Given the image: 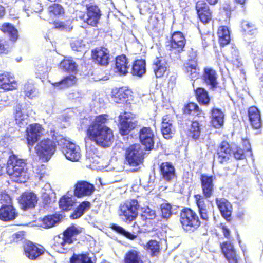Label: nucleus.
<instances>
[{
    "instance_id": "obj_1",
    "label": "nucleus",
    "mask_w": 263,
    "mask_h": 263,
    "mask_svg": "<svg viewBox=\"0 0 263 263\" xmlns=\"http://www.w3.org/2000/svg\"><path fill=\"white\" fill-rule=\"evenodd\" d=\"M108 120L107 114L96 116L86 127L85 140H89L102 148L110 147L114 141V135L113 130L106 125Z\"/></svg>"
},
{
    "instance_id": "obj_2",
    "label": "nucleus",
    "mask_w": 263,
    "mask_h": 263,
    "mask_svg": "<svg viewBox=\"0 0 263 263\" xmlns=\"http://www.w3.org/2000/svg\"><path fill=\"white\" fill-rule=\"evenodd\" d=\"M215 179V177L213 175L201 174L200 181L202 195L197 194L194 195L195 203L198 208L200 217L205 221H208L209 216L205 199H209L214 194Z\"/></svg>"
},
{
    "instance_id": "obj_3",
    "label": "nucleus",
    "mask_w": 263,
    "mask_h": 263,
    "mask_svg": "<svg viewBox=\"0 0 263 263\" xmlns=\"http://www.w3.org/2000/svg\"><path fill=\"white\" fill-rule=\"evenodd\" d=\"M81 232L74 224L68 227L60 235L54 236L51 248L58 253H67L71 249V246L78 240L77 235Z\"/></svg>"
},
{
    "instance_id": "obj_4",
    "label": "nucleus",
    "mask_w": 263,
    "mask_h": 263,
    "mask_svg": "<svg viewBox=\"0 0 263 263\" xmlns=\"http://www.w3.org/2000/svg\"><path fill=\"white\" fill-rule=\"evenodd\" d=\"M27 162L16 154L10 155L6 162V173L13 182L22 183L26 182Z\"/></svg>"
},
{
    "instance_id": "obj_5",
    "label": "nucleus",
    "mask_w": 263,
    "mask_h": 263,
    "mask_svg": "<svg viewBox=\"0 0 263 263\" xmlns=\"http://www.w3.org/2000/svg\"><path fill=\"white\" fill-rule=\"evenodd\" d=\"M50 133L52 139L48 138H44L35 147L37 156L43 162H47L50 159L56 151L58 141L60 140L59 135L58 136L56 135L54 128H51Z\"/></svg>"
},
{
    "instance_id": "obj_6",
    "label": "nucleus",
    "mask_w": 263,
    "mask_h": 263,
    "mask_svg": "<svg viewBox=\"0 0 263 263\" xmlns=\"http://www.w3.org/2000/svg\"><path fill=\"white\" fill-rule=\"evenodd\" d=\"M179 221L183 230L187 233H192L197 230L201 225L200 218L193 210L183 208L180 212Z\"/></svg>"
},
{
    "instance_id": "obj_7",
    "label": "nucleus",
    "mask_w": 263,
    "mask_h": 263,
    "mask_svg": "<svg viewBox=\"0 0 263 263\" xmlns=\"http://www.w3.org/2000/svg\"><path fill=\"white\" fill-rule=\"evenodd\" d=\"M186 39L184 34L180 31L171 33L169 39L166 42V47L170 54H174L180 57V54L185 51Z\"/></svg>"
},
{
    "instance_id": "obj_8",
    "label": "nucleus",
    "mask_w": 263,
    "mask_h": 263,
    "mask_svg": "<svg viewBox=\"0 0 263 263\" xmlns=\"http://www.w3.org/2000/svg\"><path fill=\"white\" fill-rule=\"evenodd\" d=\"M139 207L137 199H127L120 204L119 215L125 222L130 223L137 217Z\"/></svg>"
},
{
    "instance_id": "obj_9",
    "label": "nucleus",
    "mask_w": 263,
    "mask_h": 263,
    "mask_svg": "<svg viewBox=\"0 0 263 263\" xmlns=\"http://www.w3.org/2000/svg\"><path fill=\"white\" fill-rule=\"evenodd\" d=\"M59 137L60 140L58 141V145L62 146V152L66 158L71 161H78L81 157L80 147L62 135Z\"/></svg>"
},
{
    "instance_id": "obj_10",
    "label": "nucleus",
    "mask_w": 263,
    "mask_h": 263,
    "mask_svg": "<svg viewBox=\"0 0 263 263\" xmlns=\"http://www.w3.org/2000/svg\"><path fill=\"white\" fill-rule=\"evenodd\" d=\"M118 121L119 133L122 136L128 135L138 126V121L125 111L119 115Z\"/></svg>"
},
{
    "instance_id": "obj_11",
    "label": "nucleus",
    "mask_w": 263,
    "mask_h": 263,
    "mask_svg": "<svg viewBox=\"0 0 263 263\" xmlns=\"http://www.w3.org/2000/svg\"><path fill=\"white\" fill-rule=\"evenodd\" d=\"M23 254L29 259L35 260L43 255L45 248L41 245L30 240H25L22 245Z\"/></svg>"
},
{
    "instance_id": "obj_12",
    "label": "nucleus",
    "mask_w": 263,
    "mask_h": 263,
    "mask_svg": "<svg viewBox=\"0 0 263 263\" xmlns=\"http://www.w3.org/2000/svg\"><path fill=\"white\" fill-rule=\"evenodd\" d=\"M125 159L130 166H137L142 163L143 153L139 144L130 145L126 150Z\"/></svg>"
},
{
    "instance_id": "obj_13",
    "label": "nucleus",
    "mask_w": 263,
    "mask_h": 263,
    "mask_svg": "<svg viewBox=\"0 0 263 263\" xmlns=\"http://www.w3.org/2000/svg\"><path fill=\"white\" fill-rule=\"evenodd\" d=\"M215 153L219 164L224 165L232 162V146L228 141H222L218 144Z\"/></svg>"
},
{
    "instance_id": "obj_14",
    "label": "nucleus",
    "mask_w": 263,
    "mask_h": 263,
    "mask_svg": "<svg viewBox=\"0 0 263 263\" xmlns=\"http://www.w3.org/2000/svg\"><path fill=\"white\" fill-rule=\"evenodd\" d=\"M193 58L187 59L182 65L184 74L192 80L196 79L199 75L200 68L197 59V51L191 49Z\"/></svg>"
},
{
    "instance_id": "obj_15",
    "label": "nucleus",
    "mask_w": 263,
    "mask_h": 263,
    "mask_svg": "<svg viewBox=\"0 0 263 263\" xmlns=\"http://www.w3.org/2000/svg\"><path fill=\"white\" fill-rule=\"evenodd\" d=\"M85 14L80 17L84 22L91 26H97L102 15L99 7L95 4H86Z\"/></svg>"
},
{
    "instance_id": "obj_16",
    "label": "nucleus",
    "mask_w": 263,
    "mask_h": 263,
    "mask_svg": "<svg viewBox=\"0 0 263 263\" xmlns=\"http://www.w3.org/2000/svg\"><path fill=\"white\" fill-rule=\"evenodd\" d=\"M138 138L140 143L146 150L154 148L155 143V133L149 126H142L138 132Z\"/></svg>"
},
{
    "instance_id": "obj_17",
    "label": "nucleus",
    "mask_w": 263,
    "mask_h": 263,
    "mask_svg": "<svg viewBox=\"0 0 263 263\" xmlns=\"http://www.w3.org/2000/svg\"><path fill=\"white\" fill-rule=\"evenodd\" d=\"M221 252L228 263H238L239 255L235 248L233 242L226 240L220 243Z\"/></svg>"
},
{
    "instance_id": "obj_18",
    "label": "nucleus",
    "mask_w": 263,
    "mask_h": 263,
    "mask_svg": "<svg viewBox=\"0 0 263 263\" xmlns=\"http://www.w3.org/2000/svg\"><path fill=\"white\" fill-rule=\"evenodd\" d=\"M195 8L197 17L201 22L206 24L212 20L213 12L204 1L198 0Z\"/></svg>"
},
{
    "instance_id": "obj_19",
    "label": "nucleus",
    "mask_w": 263,
    "mask_h": 263,
    "mask_svg": "<svg viewBox=\"0 0 263 263\" xmlns=\"http://www.w3.org/2000/svg\"><path fill=\"white\" fill-rule=\"evenodd\" d=\"M37 201V195L28 191L23 192L18 198L20 208L24 211L34 209L36 206Z\"/></svg>"
},
{
    "instance_id": "obj_20",
    "label": "nucleus",
    "mask_w": 263,
    "mask_h": 263,
    "mask_svg": "<svg viewBox=\"0 0 263 263\" xmlns=\"http://www.w3.org/2000/svg\"><path fill=\"white\" fill-rule=\"evenodd\" d=\"M91 58L98 65L107 66L110 60L109 50L104 46L97 47L91 50Z\"/></svg>"
},
{
    "instance_id": "obj_21",
    "label": "nucleus",
    "mask_w": 263,
    "mask_h": 263,
    "mask_svg": "<svg viewBox=\"0 0 263 263\" xmlns=\"http://www.w3.org/2000/svg\"><path fill=\"white\" fill-rule=\"evenodd\" d=\"M44 132V128L40 124H30L26 130V138L28 145L32 146L43 135Z\"/></svg>"
},
{
    "instance_id": "obj_22",
    "label": "nucleus",
    "mask_w": 263,
    "mask_h": 263,
    "mask_svg": "<svg viewBox=\"0 0 263 263\" xmlns=\"http://www.w3.org/2000/svg\"><path fill=\"white\" fill-rule=\"evenodd\" d=\"M247 117L251 127L254 129H259L262 126L260 110L254 105L247 109Z\"/></svg>"
},
{
    "instance_id": "obj_23",
    "label": "nucleus",
    "mask_w": 263,
    "mask_h": 263,
    "mask_svg": "<svg viewBox=\"0 0 263 263\" xmlns=\"http://www.w3.org/2000/svg\"><path fill=\"white\" fill-rule=\"evenodd\" d=\"M159 172L161 180L171 182L176 177V170L171 162H163L159 165Z\"/></svg>"
},
{
    "instance_id": "obj_24",
    "label": "nucleus",
    "mask_w": 263,
    "mask_h": 263,
    "mask_svg": "<svg viewBox=\"0 0 263 263\" xmlns=\"http://www.w3.org/2000/svg\"><path fill=\"white\" fill-rule=\"evenodd\" d=\"M251 145L247 137L241 138V145H236L232 147V155L237 160H243L248 153H251Z\"/></svg>"
},
{
    "instance_id": "obj_25",
    "label": "nucleus",
    "mask_w": 263,
    "mask_h": 263,
    "mask_svg": "<svg viewBox=\"0 0 263 263\" xmlns=\"http://www.w3.org/2000/svg\"><path fill=\"white\" fill-rule=\"evenodd\" d=\"M173 116L170 114H166L162 118L161 124V133L166 139H172L175 133V129L173 127Z\"/></svg>"
},
{
    "instance_id": "obj_26",
    "label": "nucleus",
    "mask_w": 263,
    "mask_h": 263,
    "mask_svg": "<svg viewBox=\"0 0 263 263\" xmlns=\"http://www.w3.org/2000/svg\"><path fill=\"white\" fill-rule=\"evenodd\" d=\"M152 68L157 78H163L169 71V66L166 59L162 57H156L153 62Z\"/></svg>"
},
{
    "instance_id": "obj_27",
    "label": "nucleus",
    "mask_w": 263,
    "mask_h": 263,
    "mask_svg": "<svg viewBox=\"0 0 263 263\" xmlns=\"http://www.w3.org/2000/svg\"><path fill=\"white\" fill-rule=\"evenodd\" d=\"M93 184L86 181H78L74 185V195L78 198L90 195L95 191Z\"/></svg>"
},
{
    "instance_id": "obj_28",
    "label": "nucleus",
    "mask_w": 263,
    "mask_h": 263,
    "mask_svg": "<svg viewBox=\"0 0 263 263\" xmlns=\"http://www.w3.org/2000/svg\"><path fill=\"white\" fill-rule=\"evenodd\" d=\"M215 203L222 217L227 221H231L233 209L231 203L224 198H216Z\"/></svg>"
},
{
    "instance_id": "obj_29",
    "label": "nucleus",
    "mask_w": 263,
    "mask_h": 263,
    "mask_svg": "<svg viewBox=\"0 0 263 263\" xmlns=\"http://www.w3.org/2000/svg\"><path fill=\"white\" fill-rule=\"evenodd\" d=\"M17 87V82L10 72H4L0 74V88L5 91H12Z\"/></svg>"
},
{
    "instance_id": "obj_30",
    "label": "nucleus",
    "mask_w": 263,
    "mask_h": 263,
    "mask_svg": "<svg viewBox=\"0 0 263 263\" xmlns=\"http://www.w3.org/2000/svg\"><path fill=\"white\" fill-rule=\"evenodd\" d=\"M132 91L127 87H115L111 92L112 100L116 103H121L127 100L131 96Z\"/></svg>"
},
{
    "instance_id": "obj_31",
    "label": "nucleus",
    "mask_w": 263,
    "mask_h": 263,
    "mask_svg": "<svg viewBox=\"0 0 263 263\" xmlns=\"http://www.w3.org/2000/svg\"><path fill=\"white\" fill-rule=\"evenodd\" d=\"M210 123L215 128L222 127L224 124V114L221 109L212 107L210 112Z\"/></svg>"
},
{
    "instance_id": "obj_32",
    "label": "nucleus",
    "mask_w": 263,
    "mask_h": 263,
    "mask_svg": "<svg viewBox=\"0 0 263 263\" xmlns=\"http://www.w3.org/2000/svg\"><path fill=\"white\" fill-rule=\"evenodd\" d=\"M202 78L203 82L210 87V88L213 89L217 88L218 76L215 70L211 68H204Z\"/></svg>"
},
{
    "instance_id": "obj_33",
    "label": "nucleus",
    "mask_w": 263,
    "mask_h": 263,
    "mask_svg": "<svg viewBox=\"0 0 263 263\" xmlns=\"http://www.w3.org/2000/svg\"><path fill=\"white\" fill-rule=\"evenodd\" d=\"M17 216L15 209L12 205L4 204L0 208V219L9 221L14 219Z\"/></svg>"
},
{
    "instance_id": "obj_34",
    "label": "nucleus",
    "mask_w": 263,
    "mask_h": 263,
    "mask_svg": "<svg viewBox=\"0 0 263 263\" xmlns=\"http://www.w3.org/2000/svg\"><path fill=\"white\" fill-rule=\"evenodd\" d=\"M146 61L144 59H137L132 65L130 73L134 76L142 77L146 73Z\"/></svg>"
},
{
    "instance_id": "obj_35",
    "label": "nucleus",
    "mask_w": 263,
    "mask_h": 263,
    "mask_svg": "<svg viewBox=\"0 0 263 263\" xmlns=\"http://www.w3.org/2000/svg\"><path fill=\"white\" fill-rule=\"evenodd\" d=\"M201 130L200 122L198 120H193L187 128L186 134L189 138L197 140L200 139Z\"/></svg>"
},
{
    "instance_id": "obj_36",
    "label": "nucleus",
    "mask_w": 263,
    "mask_h": 263,
    "mask_svg": "<svg viewBox=\"0 0 263 263\" xmlns=\"http://www.w3.org/2000/svg\"><path fill=\"white\" fill-rule=\"evenodd\" d=\"M123 263H144L140 251L130 249L124 255Z\"/></svg>"
},
{
    "instance_id": "obj_37",
    "label": "nucleus",
    "mask_w": 263,
    "mask_h": 263,
    "mask_svg": "<svg viewBox=\"0 0 263 263\" xmlns=\"http://www.w3.org/2000/svg\"><path fill=\"white\" fill-rule=\"evenodd\" d=\"M115 66L118 71L122 75H126L128 72V61L124 54L117 56L116 58Z\"/></svg>"
},
{
    "instance_id": "obj_38",
    "label": "nucleus",
    "mask_w": 263,
    "mask_h": 263,
    "mask_svg": "<svg viewBox=\"0 0 263 263\" xmlns=\"http://www.w3.org/2000/svg\"><path fill=\"white\" fill-rule=\"evenodd\" d=\"M23 108L20 104L15 106L14 117L16 124L20 127H24L27 124V115L23 112Z\"/></svg>"
},
{
    "instance_id": "obj_39",
    "label": "nucleus",
    "mask_w": 263,
    "mask_h": 263,
    "mask_svg": "<svg viewBox=\"0 0 263 263\" xmlns=\"http://www.w3.org/2000/svg\"><path fill=\"white\" fill-rule=\"evenodd\" d=\"M218 42L221 47H224L230 42V30L228 27L221 26L218 27L217 30Z\"/></svg>"
},
{
    "instance_id": "obj_40",
    "label": "nucleus",
    "mask_w": 263,
    "mask_h": 263,
    "mask_svg": "<svg viewBox=\"0 0 263 263\" xmlns=\"http://www.w3.org/2000/svg\"><path fill=\"white\" fill-rule=\"evenodd\" d=\"M195 98L198 102L201 105H208L211 98L208 92L204 88L197 87L194 90Z\"/></svg>"
},
{
    "instance_id": "obj_41",
    "label": "nucleus",
    "mask_w": 263,
    "mask_h": 263,
    "mask_svg": "<svg viewBox=\"0 0 263 263\" xmlns=\"http://www.w3.org/2000/svg\"><path fill=\"white\" fill-rule=\"evenodd\" d=\"M77 79L73 74H70L64 77L60 81L55 82L52 84L54 87H59L61 88L71 87L77 83Z\"/></svg>"
},
{
    "instance_id": "obj_42",
    "label": "nucleus",
    "mask_w": 263,
    "mask_h": 263,
    "mask_svg": "<svg viewBox=\"0 0 263 263\" xmlns=\"http://www.w3.org/2000/svg\"><path fill=\"white\" fill-rule=\"evenodd\" d=\"M0 30L4 33L8 34L12 42H15L18 38L17 30L11 24L5 23L0 26Z\"/></svg>"
},
{
    "instance_id": "obj_43",
    "label": "nucleus",
    "mask_w": 263,
    "mask_h": 263,
    "mask_svg": "<svg viewBox=\"0 0 263 263\" xmlns=\"http://www.w3.org/2000/svg\"><path fill=\"white\" fill-rule=\"evenodd\" d=\"M60 220L59 214H53L45 216L41 219V226L45 229L50 228Z\"/></svg>"
},
{
    "instance_id": "obj_44",
    "label": "nucleus",
    "mask_w": 263,
    "mask_h": 263,
    "mask_svg": "<svg viewBox=\"0 0 263 263\" xmlns=\"http://www.w3.org/2000/svg\"><path fill=\"white\" fill-rule=\"evenodd\" d=\"M144 248L148 253L151 257L157 256L160 252V245L159 242L154 239L148 240Z\"/></svg>"
},
{
    "instance_id": "obj_45",
    "label": "nucleus",
    "mask_w": 263,
    "mask_h": 263,
    "mask_svg": "<svg viewBox=\"0 0 263 263\" xmlns=\"http://www.w3.org/2000/svg\"><path fill=\"white\" fill-rule=\"evenodd\" d=\"M75 201L72 197L66 195L62 196L59 200V206L63 211H69L72 209Z\"/></svg>"
},
{
    "instance_id": "obj_46",
    "label": "nucleus",
    "mask_w": 263,
    "mask_h": 263,
    "mask_svg": "<svg viewBox=\"0 0 263 263\" xmlns=\"http://www.w3.org/2000/svg\"><path fill=\"white\" fill-rule=\"evenodd\" d=\"M182 113L186 115H193L197 114V115L202 112L198 104L194 102H190L185 103L182 109Z\"/></svg>"
},
{
    "instance_id": "obj_47",
    "label": "nucleus",
    "mask_w": 263,
    "mask_h": 263,
    "mask_svg": "<svg viewBox=\"0 0 263 263\" xmlns=\"http://www.w3.org/2000/svg\"><path fill=\"white\" fill-rule=\"evenodd\" d=\"M48 12L50 15L59 17L65 14V9L61 4L54 3L48 6Z\"/></svg>"
},
{
    "instance_id": "obj_48",
    "label": "nucleus",
    "mask_w": 263,
    "mask_h": 263,
    "mask_svg": "<svg viewBox=\"0 0 263 263\" xmlns=\"http://www.w3.org/2000/svg\"><path fill=\"white\" fill-rule=\"evenodd\" d=\"M60 67L66 72H73L77 70V66L71 59H64L60 63Z\"/></svg>"
},
{
    "instance_id": "obj_49",
    "label": "nucleus",
    "mask_w": 263,
    "mask_h": 263,
    "mask_svg": "<svg viewBox=\"0 0 263 263\" xmlns=\"http://www.w3.org/2000/svg\"><path fill=\"white\" fill-rule=\"evenodd\" d=\"M110 228L117 233L130 240H134L137 237V235L136 234L126 231L123 227L115 223L111 224Z\"/></svg>"
},
{
    "instance_id": "obj_50",
    "label": "nucleus",
    "mask_w": 263,
    "mask_h": 263,
    "mask_svg": "<svg viewBox=\"0 0 263 263\" xmlns=\"http://www.w3.org/2000/svg\"><path fill=\"white\" fill-rule=\"evenodd\" d=\"M241 28L243 33L251 35H255L257 31V28L254 24L247 21H243L241 22Z\"/></svg>"
},
{
    "instance_id": "obj_51",
    "label": "nucleus",
    "mask_w": 263,
    "mask_h": 263,
    "mask_svg": "<svg viewBox=\"0 0 263 263\" xmlns=\"http://www.w3.org/2000/svg\"><path fill=\"white\" fill-rule=\"evenodd\" d=\"M70 263H93L87 254H73L70 258Z\"/></svg>"
},
{
    "instance_id": "obj_52",
    "label": "nucleus",
    "mask_w": 263,
    "mask_h": 263,
    "mask_svg": "<svg viewBox=\"0 0 263 263\" xmlns=\"http://www.w3.org/2000/svg\"><path fill=\"white\" fill-rule=\"evenodd\" d=\"M161 216L167 220L172 215V205L169 203L164 202L160 205Z\"/></svg>"
},
{
    "instance_id": "obj_53",
    "label": "nucleus",
    "mask_w": 263,
    "mask_h": 263,
    "mask_svg": "<svg viewBox=\"0 0 263 263\" xmlns=\"http://www.w3.org/2000/svg\"><path fill=\"white\" fill-rule=\"evenodd\" d=\"M23 91L26 97L32 99L36 96V89L31 84L26 83L23 87Z\"/></svg>"
},
{
    "instance_id": "obj_54",
    "label": "nucleus",
    "mask_w": 263,
    "mask_h": 263,
    "mask_svg": "<svg viewBox=\"0 0 263 263\" xmlns=\"http://www.w3.org/2000/svg\"><path fill=\"white\" fill-rule=\"evenodd\" d=\"M11 50L8 41L5 39H0V54H7Z\"/></svg>"
},
{
    "instance_id": "obj_55",
    "label": "nucleus",
    "mask_w": 263,
    "mask_h": 263,
    "mask_svg": "<svg viewBox=\"0 0 263 263\" xmlns=\"http://www.w3.org/2000/svg\"><path fill=\"white\" fill-rule=\"evenodd\" d=\"M73 50L81 52L85 50L86 45L82 40H77L71 43Z\"/></svg>"
},
{
    "instance_id": "obj_56",
    "label": "nucleus",
    "mask_w": 263,
    "mask_h": 263,
    "mask_svg": "<svg viewBox=\"0 0 263 263\" xmlns=\"http://www.w3.org/2000/svg\"><path fill=\"white\" fill-rule=\"evenodd\" d=\"M142 216L147 219H154L156 216V214L155 210L151 209L148 206H146L143 208Z\"/></svg>"
},
{
    "instance_id": "obj_57",
    "label": "nucleus",
    "mask_w": 263,
    "mask_h": 263,
    "mask_svg": "<svg viewBox=\"0 0 263 263\" xmlns=\"http://www.w3.org/2000/svg\"><path fill=\"white\" fill-rule=\"evenodd\" d=\"M78 206L80 209L82 213L84 214L86 211L90 209L91 208V203L88 201H83L79 204Z\"/></svg>"
},
{
    "instance_id": "obj_58",
    "label": "nucleus",
    "mask_w": 263,
    "mask_h": 263,
    "mask_svg": "<svg viewBox=\"0 0 263 263\" xmlns=\"http://www.w3.org/2000/svg\"><path fill=\"white\" fill-rule=\"evenodd\" d=\"M23 232H18L13 234L12 236L11 242H18L22 241L24 238Z\"/></svg>"
},
{
    "instance_id": "obj_59",
    "label": "nucleus",
    "mask_w": 263,
    "mask_h": 263,
    "mask_svg": "<svg viewBox=\"0 0 263 263\" xmlns=\"http://www.w3.org/2000/svg\"><path fill=\"white\" fill-rule=\"evenodd\" d=\"M42 202L44 206L50 204L52 202V199L50 195L46 193H44L41 197Z\"/></svg>"
},
{
    "instance_id": "obj_60",
    "label": "nucleus",
    "mask_w": 263,
    "mask_h": 263,
    "mask_svg": "<svg viewBox=\"0 0 263 263\" xmlns=\"http://www.w3.org/2000/svg\"><path fill=\"white\" fill-rule=\"evenodd\" d=\"M83 215V213H82L80 209L78 206L71 214L70 217L72 219H76L81 217Z\"/></svg>"
},
{
    "instance_id": "obj_61",
    "label": "nucleus",
    "mask_w": 263,
    "mask_h": 263,
    "mask_svg": "<svg viewBox=\"0 0 263 263\" xmlns=\"http://www.w3.org/2000/svg\"><path fill=\"white\" fill-rule=\"evenodd\" d=\"M219 228L221 230L222 233L223 234L224 238L229 239L230 237L231 231L230 229L228 228L227 226L220 224Z\"/></svg>"
},
{
    "instance_id": "obj_62",
    "label": "nucleus",
    "mask_w": 263,
    "mask_h": 263,
    "mask_svg": "<svg viewBox=\"0 0 263 263\" xmlns=\"http://www.w3.org/2000/svg\"><path fill=\"white\" fill-rule=\"evenodd\" d=\"M234 2L236 4L241 6L242 11L245 12L246 11V6L248 0H234Z\"/></svg>"
},
{
    "instance_id": "obj_63",
    "label": "nucleus",
    "mask_w": 263,
    "mask_h": 263,
    "mask_svg": "<svg viewBox=\"0 0 263 263\" xmlns=\"http://www.w3.org/2000/svg\"><path fill=\"white\" fill-rule=\"evenodd\" d=\"M54 28L57 29L64 28L65 27V24L64 22L61 21H55L52 23Z\"/></svg>"
},
{
    "instance_id": "obj_64",
    "label": "nucleus",
    "mask_w": 263,
    "mask_h": 263,
    "mask_svg": "<svg viewBox=\"0 0 263 263\" xmlns=\"http://www.w3.org/2000/svg\"><path fill=\"white\" fill-rule=\"evenodd\" d=\"M176 79V78L175 76H171L170 80H169L168 84H170V83H171L172 84H175Z\"/></svg>"
}]
</instances>
